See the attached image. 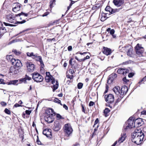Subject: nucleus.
Here are the masks:
<instances>
[{"mask_svg":"<svg viewBox=\"0 0 146 146\" xmlns=\"http://www.w3.org/2000/svg\"><path fill=\"white\" fill-rule=\"evenodd\" d=\"M144 136V133L140 129L135 130L131 134L132 142L137 145H139L142 143Z\"/></svg>","mask_w":146,"mask_h":146,"instance_id":"f257e3e1","label":"nucleus"},{"mask_svg":"<svg viewBox=\"0 0 146 146\" xmlns=\"http://www.w3.org/2000/svg\"><path fill=\"white\" fill-rule=\"evenodd\" d=\"M133 61H131V60H129L127 61H126L124 63L125 64H129L133 62Z\"/></svg>","mask_w":146,"mask_h":146,"instance_id":"58836bf2","label":"nucleus"},{"mask_svg":"<svg viewBox=\"0 0 146 146\" xmlns=\"http://www.w3.org/2000/svg\"><path fill=\"white\" fill-rule=\"evenodd\" d=\"M12 64L17 67H20L22 66V64L21 61L19 60H13Z\"/></svg>","mask_w":146,"mask_h":146,"instance_id":"4468645a","label":"nucleus"},{"mask_svg":"<svg viewBox=\"0 0 146 146\" xmlns=\"http://www.w3.org/2000/svg\"><path fill=\"white\" fill-rule=\"evenodd\" d=\"M32 77L34 81L37 82L42 81L44 78L41 75L37 72H35L33 73Z\"/></svg>","mask_w":146,"mask_h":146,"instance_id":"423d86ee","label":"nucleus"},{"mask_svg":"<svg viewBox=\"0 0 146 146\" xmlns=\"http://www.w3.org/2000/svg\"><path fill=\"white\" fill-rule=\"evenodd\" d=\"M95 104L92 101H90L89 104V106H93Z\"/></svg>","mask_w":146,"mask_h":146,"instance_id":"37998d69","label":"nucleus"},{"mask_svg":"<svg viewBox=\"0 0 146 146\" xmlns=\"http://www.w3.org/2000/svg\"><path fill=\"white\" fill-rule=\"evenodd\" d=\"M108 15V13H104L102 14V17L101 19L102 21H104L108 17H107Z\"/></svg>","mask_w":146,"mask_h":146,"instance_id":"393cba45","label":"nucleus"},{"mask_svg":"<svg viewBox=\"0 0 146 146\" xmlns=\"http://www.w3.org/2000/svg\"><path fill=\"white\" fill-rule=\"evenodd\" d=\"M6 58L8 60L11 62L12 64L13 63V60H14L15 59L13 58V56L11 55L7 56Z\"/></svg>","mask_w":146,"mask_h":146,"instance_id":"a878e982","label":"nucleus"},{"mask_svg":"<svg viewBox=\"0 0 146 146\" xmlns=\"http://www.w3.org/2000/svg\"><path fill=\"white\" fill-rule=\"evenodd\" d=\"M6 32V29L5 27H3V25L2 23L0 21V38Z\"/></svg>","mask_w":146,"mask_h":146,"instance_id":"f3484780","label":"nucleus"},{"mask_svg":"<svg viewBox=\"0 0 146 146\" xmlns=\"http://www.w3.org/2000/svg\"><path fill=\"white\" fill-rule=\"evenodd\" d=\"M139 120L141 121L142 120L140 118L137 119L135 120L134 118L133 117H130L125 123V124L124 125V129L126 130L128 129L135 127V125L137 124L139 125L141 123L140 122H138V121Z\"/></svg>","mask_w":146,"mask_h":146,"instance_id":"f03ea898","label":"nucleus"},{"mask_svg":"<svg viewBox=\"0 0 146 146\" xmlns=\"http://www.w3.org/2000/svg\"><path fill=\"white\" fill-rule=\"evenodd\" d=\"M68 49L69 51H71L72 49V47L71 46H69L68 47Z\"/></svg>","mask_w":146,"mask_h":146,"instance_id":"864d4df0","label":"nucleus"},{"mask_svg":"<svg viewBox=\"0 0 146 146\" xmlns=\"http://www.w3.org/2000/svg\"><path fill=\"white\" fill-rule=\"evenodd\" d=\"M19 81L20 82V83H21L22 82H24L25 83H27L26 81V80L25 78H23L19 79Z\"/></svg>","mask_w":146,"mask_h":146,"instance_id":"7c9ffc66","label":"nucleus"},{"mask_svg":"<svg viewBox=\"0 0 146 146\" xmlns=\"http://www.w3.org/2000/svg\"><path fill=\"white\" fill-rule=\"evenodd\" d=\"M46 81L47 82H49L51 80L49 78V77L47 76H46L45 78Z\"/></svg>","mask_w":146,"mask_h":146,"instance_id":"ea45409f","label":"nucleus"},{"mask_svg":"<svg viewBox=\"0 0 146 146\" xmlns=\"http://www.w3.org/2000/svg\"><path fill=\"white\" fill-rule=\"evenodd\" d=\"M80 145L79 143H76L72 145V146H80Z\"/></svg>","mask_w":146,"mask_h":146,"instance_id":"e2e57ef3","label":"nucleus"},{"mask_svg":"<svg viewBox=\"0 0 146 146\" xmlns=\"http://www.w3.org/2000/svg\"><path fill=\"white\" fill-rule=\"evenodd\" d=\"M3 106H4L7 105V103L4 102H2L0 103Z\"/></svg>","mask_w":146,"mask_h":146,"instance_id":"a19ab883","label":"nucleus"},{"mask_svg":"<svg viewBox=\"0 0 146 146\" xmlns=\"http://www.w3.org/2000/svg\"><path fill=\"white\" fill-rule=\"evenodd\" d=\"M67 77L68 78H70V79H72L73 78V75H71V76H70L68 75H67Z\"/></svg>","mask_w":146,"mask_h":146,"instance_id":"4d7b16f0","label":"nucleus"},{"mask_svg":"<svg viewBox=\"0 0 146 146\" xmlns=\"http://www.w3.org/2000/svg\"><path fill=\"white\" fill-rule=\"evenodd\" d=\"M113 91L115 94L117 95H120V89L119 87L118 86H115L113 89Z\"/></svg>","mask_w":146,"mask_h":146,"instance_id":"412c9836","label":"nucleus"},{"mask_svg":"<svg viewBox=\"0 0 146 146\" xmlns=\"http://www.w3.org/2000/svg\"><path fill=\"white\" fill-rule=\"evenodd\" d=\"M113 3L114 5L117 7L121 6L124 2V0H113Z\"/></svg>","mask_w":146,"mask_h":146,"instance_id":"dca6fc26","label":"nucleus"},{"mask_svg":"<svg viewBox=\"0 0 146 146\" xmlns=\"http://www.w3.org/2000/svg\"><path fill=\"white\" fill-rule=\"evenodd\" d=\"M58 88V86L56 85H54L53 86V91L54 92Z\"/></svg>","mask_w":146,"mask_h":146,"instance_id":"e433bc0d","label":"nucleus"},{"mask_svg":"<svg viewBox=\"0 0 146 146\" xmlns=\"http://www.w3.org/2000/svg\"><path fill=\"white\" fill-rule=\"evenodd\" d=\"M55 114L54 110L52 108H50L46 111L45 116H50L52 115L53 116H55Z\"/></svg>","mask_w":146,"mask_h":146,"instance_id":"ddd939ff","label":"nucleus"},{"mask_svg":"<svg viewBox=\"0 0 146 146\" xmlns=\"http://www.w3.org/2000/svg\"><path fill=\"white\" fill-rule=\"evenodd\" d=\"M83 84L82 83H79L77 85V87L78 89H81L83 86Z\"/></svg>","mask_w":146,"mask_h":146,"instance_id":"2f4dec72","label":"nucleus"},{"mask_svg":"<svg viewBox=\"0 0 146 146\" xmlns=\"http://www.w3.org/2000/svg\"><path fill=\"white\" fill-rule=\"evenodd\" d=\"M21 106H22L21 105L17 103L15 104V105H14V107H19Z\"/></svg>","mask_w":146,"mask_h":146,"instance_id":"5fc2aeb1","label":"nucleus"},{"mask_svg":"<svg viewBox=\"0 0 146 146\" xmlns=\"http://www.w3.org/2000/svg\"><path fill=\"white\" fill-rule=\"evenodd\" d=\"M63 108H65L66 110H67L68 109V107L65 104H64L63 106Z\"/></svg>","mask_w":146,"mask_h":146,"instance_id":"0e129e2a","label":"nucleus"},{"mask_svg":"<svg viewBox=\"0 0 146 146\" xmlns=\"http://www.w3.org/2000/svg\"><path fill=\"white\" fill-rule=\"evenodd\" d=\"M10 72L14 74H17L18 70L14 67H11L10 69Z\"/></svg>","mask_w":146,"mask_h":146,"instance_id":"bb28decb","label":"nucleus"},{"mask_svg":"<svg viewBox=\"0 0 146 146\" xmlns=\"http://www.w3.org/2000/svg\"><path fill=\"white\" fill-rule=\"evenodd\" d=\"M134 75V74L133 73H131L129 74H128V77L129 78L132 77Z\"/></svg>","mask_w":146,"mask_h":146,"instance_id":"603ef678","label":"nucleus"},{"mask_svg":"<svg viewBox=\"0 0 146 146\" xmlns=\"http://www.w3.org/2000/svg\"><path fill=\"white\" fill-rule=\"evenodd\" d=\"M27 56L31 57L33 59H36V61L40 62L41 66L42 68H43L44 65L41 56H38L37 54H34L33 52H27Z\"/></svg>","mask_w":146,"mask_h":146,"instance_id":"20e7f679","label":"nucleus"},{"mask_svg":"<svg viewBox=\"0 0 146 146\" xmlns=\"http://www.w3.org/2000/svg\"><path fill=\"white\" fill-rule=\"evenodd\" d=\"M117 72L119 74H122L125 75L127 73H129V70L126 69L120 68L117 70Z\"/></svg>","mask_w":146,"mask_h":146,"instance_id":"2eb2a0df","label":"nucleus"},{"mask_svg":"<svg viewBox=\"0 0 146 146\" xmlns=\"http://www.w3.org/2000/svg\"><path fill=\"white\" fill-rule=\"evenodd\" d=\"M87 53V52H84L83 53H81V52H77L76 53V54H78V53H79V54H81V55H84L85 54H86V53Z\"/></svg>","mask_w":146,"mask_h":146,"instance_id":"052dcab7","label":"nucleus"},{"mask_svg":"<svg viewBox=\"0 0 146 146\" xmlns=\"http://www.w3.org/2000/svg\"><path fill=\"white\" fill-rule=\"evenodd\" d=\"M21 7V4L19 3H16L15 7L13 8V11L15 12H16L20 10Z\"/></svg>","mask_w":146,"mask_h":146,"instance_id":"b1692460","label":"nucleus"},{"mask_svg":"<svg viewBox=\"0 0 146 146\" xmlns=\"http://www.w3.org/2000/svg\"><path fill=\"white\" fill-rule=\"evenodd\" d=\"M29 14L25 13L22 12L21 13L16 15L14 16L13 14H9L6 16L7 18L8 21L10 23H16V21L15 19V17L17 16H20L21 15H24L25 17H27L28 16Z\"/></svg>","mask_w":146,"mask_h":146,"instance_id":"7ed1b4c3","label":"nucleus"},{"mask_svg":"<svg viewBox=\"0 0 146 146\" xmlns=\"http://www.w3.org/2000/svg\"><path fill=\"white\" fill-rule=\"evenodd\" d=\"M104 98L106 101L108 103L112 104L114 101V97L112 94L106 95Z\"/></svg>","mask_w":146,"mask_h":146,"instance_id":"6e6552de","label":"nucleus"},{"mask_svg":"<svg viewBox=\"0 0 146 146\" xmlns=\"http://www.w3.org/2000/svg\"><path fill=\"white\" fill-rule=\"evenodd\" d=\"M119 10V9H113L109 6H107L105 9V11L106 12H109V13H108L109 15L118 12Z\"/></svg>","mask_w":146,"mask_h":146,"instance_id":"9d476101","label":"nucleus"},{"mask_svg":"<svg viewBox=\"0 0 146 146\" xmlns=\"http://www.w3.org/2000/svg\"><path fill=\"white\" fill-rule=\"evenodd\" d=\"M18 80H15L12 81H10L8 83V85H14L16 84V83L18 82Z\"/></svg>","mask_w":146,"mask_h":146,"instance_id":"cd10ccee","label":"nucleus"},{"mask_svg":"<svg viewBox=\"0 0 146 146\" xmlns=\"http://www.w3.org/2000/svg\"><path fill=\"white\" fill-rule=\"evenodd\" d=\"M26 22V21L25 20H23V21H21L19 22V23L20 24H23L25 23Z\"/></svg>","mask_w":146,"mask_h":146,"instance_id":"bf43d9fd","label":"nucleus"},{"mask_svg":"<svg viewBox=\"0 0 146 146\" xmlns=\"http://www.w3.org/2000/svg\"><path fill=\"white\" fill-rule=\"evenodd\" d=\"M49 14V12H47L45 13L42 15V17H45L47 15Z\"/></svg>","mask_w":146,"mask_h":146,"instance_id":"de8ad7c7","label":"nucleus"},{"mask_svg":"<svg viewBox=\"0 0 146 146\" xmlns=\"http://www.w3.org/2000/svg\"><path fill=\"white\" fill-rule=\"evenodd\" d=\"M31 112V110H26L25 111V113L28 115H29Z\"/></svg>","mask_w":146,"mask_h":146,"instance_id":"79ce46f5","label":"nucleus"},{"mask_svg":"<svg viewBox=\"0 0 146 146\" xmlns=\"http://www.w3.org/2000/svg\"><path fill=\"white\" fill-rule=\"evenodd\" d=\"M4 111L5 112V113L8 114H11V112L10 111L7 109V108H5Z\"/></svg>","mask_w":146,"mask_h":146,"instance_id":"72a5a7b5","label":"nucleus"},{"mask_svg":"<svg viewBox=\"0 0 146 146\" xmlns=\"http://www.w3.org/2000/svg\"><path fill=\"white\" fill-rule=\"evenodd\" d=\"M56 117L59 119H62V116L59 114H56Z\"/></svg>","mask_w":146,"mask_h":146,"instance_id":"8fccbe9b","label":"nucleus"},{"mask_svg":"<svg viewBox=\"0 0 146 146\" xmlns=\"http://www.w3.org/2000/svg\"><path fill=\"white\" fill-rule=\"evenodd\" d=\"M82 112H83L84 113H86L84 107L82 105Z\"/></svg>","mask_w":146,"mask_h":146,"instance_id":"6e6d98bb","label":"nucleus"},{"mask_svg":"<svg viewBox=\"0 0 146 146\" xmlns=\"http://www.w3.org/2000/svg\"><path fill=\"white\" fill-rule=\"evenodd\" d=\"M25 64L27 70L29 72H33L34 70L35 66L32 62L28 61L26 62Z\"/></svg>","mask_w":146,"mask_h":146,"instance_id":"1a4fd4ad","label":"nucleus"},{"mask_svg":"<svg viewBox=\"0 0 146 146\" xmlns=\"http://www.w3.org/2000/svg\"><path fill=\"white\" fill-rule=\"evenodd\" d=\"M128 91V88L126 86L122 87L120 90V95L123 96Z\"/></svg>","mask_w":146,"mask_h":146,"instance_id":"aec40b11","label":"nucleus"},{"mask_svg":"<svg viewBox=\"0 0 146 146\" xmlns=\"http://www.w3.org/2000/svg\"><path fill=\"white\" fill-rule=\"evenodd\" d=\"M146 81V76L144 77L141 80H140L138 84H141V83L143 81Z\"/></svg>","mask_w":146,"mask_h":146,"instance_id":"f704fd0d","label":"nucleus"},{"mask_svg":"<svg viewBox=\"0 0 146 146\" xmlns=\"http://www.w3.org/2000/svg\"><path fill=\"white\" fill-rule=\"evenodd\" d=\"M123 81L127 83L129 81V80H127L126 77H125L123 79Z\"/></svg>","mask_w":146,"mask_h":146,"instance_id":"49530a36","label":"nucleus"},{"mask_svg":"<svg viewBox=\"0 0 146 146\" xmlns=\"http://www.w3.org/2000/svg\"><path fill=\"white\" fill-rule=\"evenodd\" d=\"M98 122H99L98 119V118H97L95 121L94 124V126L96 125L98 123Z\"/></svg>","mask_w":146,"mask_h":146,"instance_id":"09e8293b","label":"nucleus"},{"mask_svg":"<svg viewBox=\"0 0 146 146\" xmlns=\"http://www.w3.org/2000/svg\"><path fill=\"white\" fill-rule=\"evenodd\" d=\"M126 137V134L125 133L123 132L122 133L121 135V137L119 138L117 142L119 143L118 145L123 142L125 140Z\"/></svg>","mask_w":146,"mask_h":146,"instance_id":"6ab92c4d","label":"nucleus"},{"mask_svg":"<svg viewBox=\"0 0 146 146\" xmlns=\"http://www.w3.org/2000/svg\"><path fill=\"white\" fill-rule=\"evenodd\" d=\"M113 74H112L110 76L108 80V84H110L111 83L113 80V78H111V76H112Z\"/></svg>","mask_w":146,"mask_h":146,"instance_id":"c85d7f7f","label":"nucleus"},{"mask_svg":"<svg viewBox=\"0 0 146 146\" xmlns=\"http://www.w3.org/2000/svg\"><path fill=\"white\" fill-rule=\"evenodd\" d=\"M37 136V138L36 140V142L38 144V145H41V142L39 139L38 136Z\"/></svg>","mask_w":146,"mask_h":146,"instance_id":"c03bdc74","label":"nucleus"},{"mask_svg":"<svg viewBox=\"0 0 146 146\" xmlns=\"http://www.w3.org/2000/svg\"><path fill=\"white\" fill-rule=\"evenodd\" d=\"M61 126L58 123H55L53 127L54 130L56 131H58L61 128Z\"/></svg>","mask_w":146,"mask_h":146,"instance_id":"5701e85b","label":"nucleus"},{"mask_svg":"<svg viewBox=\"0 0 146 146\" xmlns=\"http://www.w3.org/2000/svg\"><path fill=\"white\" fill-rule=\"evenodd\" d=\"M54 116H53L51 115L50 116H44V119L45 121L48 123H51L54 120Z\"/></svg>","mask_w":146,"mask_h":146,"instance_id":"a211bd4d","label":"nucleus"},{"mask_svg":"<svg viewBox=\"0 0 146 146\" xmlns=\"http://www.w3.org/2000/svg\"><path fill=\"white\" fill-rule=\"evenodd\" d=\"M115 31L113 29L111 30L110 31V33L111 35H113L114 34Z\"/></svg>","mask_w":146,"mask_h":146,"instance_id":"3c124183","label":"nucleus"},{"mask_svg":"<svg viewBox=\"0 0 146 146\" xmlns=\"http://www.w3.org/2000/svg\"><path fill=\"white\" fill-rule=\"evenodd\" d=\"M48 77L51 80H52L53 79V76L51 75L49 76Z\"/></svg>","mask_w":146,"mask_h":146,"instance_id":"338daca9","label":"nucleus"},{"mask_svg":"<svg viewBox=\"0 0 146 146\" xmlns=\"http://www.w3.org/2000/svg\"><path fill=\"white\" fill-rule=\"evenodd\" d=\"M70 1H71V3H70V6H71L75 2L71 0H70Z\"/></svg>","mask_w":146,"mask_h":146,"instance_id":"680f3d73","label":"nucleus"},{"mask_svg":"<svg viewBox=\"0 0 146 146\" xmlns=\"http://www.w3.org/2000/svg\"><path fill=\"white\" fill-rule=\"evenodd\" d=\"M102 52L104 54L108 56L111 54L112 51L111 49L104 46Z\"/></svg>","mask_w":146,"mask_h":146,"instance_id":"9b49d317","label":"nucleus"},{"mask_svg":"<svg viewBox=\"0 0 146 146\" xmlns=\"http://www.w3.org/2000/svg\"><path fill=\"white\" fill-rule=\"evenodd\" d=\"M135 51L137 56L141 57L143 56L144 52V49L141 46V44L138 43L135 47Z\"/></svg>","mask_w":146,"mask_h":146,"instance_id":"39448f33","label":"nucleus"},{"mask_svg":"<svg viewBox=\"0 0 146 146\" xmlns=\"http://www.w3.org/2000/svg\"><path fill=\"white\" fill-rule=\"evenodd\" d=\"M43 134L47 137H50L52 136L51 130L49 129H46L43 131Z\"/></svg>","mask_w":146,"mask_h":146,"instance_id":"f8f14e48","label":"nucleus"},{"mask_svg":"<svg viewBox=\"0 0 146 146\" xmlns=\"http://www.w3.org/2000/svg\"><path fill=\"white\" fill-rule=\"evenodd\" d=\"M121 100V99L120 98H118L116 100V103H118L119 102L120 100Z\"/></svg>","mask_w":146,"mask_h":146,"instance_id":"69168bd1","label":"nucleus"},{"mask_svg":"<svg viewBox=\"0 0 146 146\" xmlns=\"http://www.w3.org/2000/svg\"><path fill=\"white\" fill-rule=\"evenodd\" d=\"M110 111V110L108 108H106L104 110V113L106 116L108 114V113Z\"/></svg>","mask_w":146,"mask_h":146,"instance_id":"c756f323","label":"nucleus"},{"mask_svg":"<svg viewBox=\"0 0 146 146\" xmlns=\"http://www.w3.org/2000/svg\"><path fill=\"white\" fill-rule=\"evenodd\" d=\"M133 50L131 48L129 49L127 52V54L129 56L131 57H135V54L133 52Z\"/></svg>","mask_w":146,"mask_h":146,"instance_id":"4be33fe9","label":"nucleus"},{"mask_svg":"<svg viewBox=\"0 0 146 146\" xmlns=\"http://www.w3.org/2000/svg\"><path fill=\"white\" fill-rule=\"evenodd\" d=\"M46 76H48L50 75V73L49 72H46Z\"/></svg>","mask_w":146,"mask_h":146,"instance_id":"774afa93","label":"nucleus"},{"mask_svg":"<svg viewBox=\"0 0 146 146\" xmlns=\"http://www.w3.org/2000/svg\"><path fill=\"white\" fill-rule=\"evenodd\" d=\"M16 55H18L21 54V52L19 51H17L16 50H13L12 51Z\"/></svg>","mask_w":146,"mask_h":146,"instance_id":"473e14b6","label":"nucleus"},{"mask_svg":"<svg viewBox=\"0 0 146 146\" xmlns=\"http://www.w3.org/2000/svg\"><path fill=\"white\" fill-rule=\"evenodd\" d=\"M25 78L26 80H26H30L31 79V78L30 77L28 76H27V75H26L25 77Z\"/></svg>","mask_w":146,"mask_h":146,"instance_id":"a18cd8bd","label":"nucleus"},{"mask_svg":"<svg viewBox=\"0 0 146 146\" xmlns=\"http://www.w3.org/2000/svg\"><path fill=\"white\" fill-rule=\"evenodd\" d=\"M64 132L68 136L71 134L72 132V129L70 125L68 123L65 124L64 125Z\"/></svg>","mask_w":146,"mask_h":146,"instance_id":"0eeeda50","label":"nucleus"},{"mask_svg":"<svg viewBox=\"0 0 146 146\" xmlns=\"http://www.w3.org/2000/svg\"><path fill=\"white\" fill-rule=\"evenodd\" d=\"M3 23L6 26H14L13 25L7 23L5 22Z\"/></svg>","mask_w":146,"mask_h":146,"instance_id":"4c0bfd02","label":"nucleus"},{"mask_svg":"<svg viewBox=\"0 0 146 146\" xmlns=\"http://www.w3.org/2000/svg\"><path fill=\"white\" fill-rule=\"evenodd\" d=\"M54 101L57 103H58V104L60 103H61V101L60 100H58L57 98H55L54 99Z\"/></svg>","mask_w":146,"mask_h":146,"instance_id":"c9c22d12","label":"nucleus"},{"mask_svg":"<svg viewBox=\"0 0 146 146\" xmlns=\"http://www.w3.org/2000/svg\"><path fill=\"white\" fill-rule=\"evenodd\" d=\"M69 72L70 73L72 74L74 73V70H73L70 69L69 70Z\"/></svg>","mask_w":146,"mask_h":146,"instance_id":"13d9d810","label":"nucleus"}]
</instances>
